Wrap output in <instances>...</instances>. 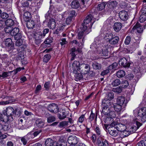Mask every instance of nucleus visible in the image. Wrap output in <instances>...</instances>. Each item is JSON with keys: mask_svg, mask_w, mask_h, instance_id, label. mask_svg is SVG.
Instances as JSON below:
<instances>
[{"mask_svg": "<svg viewBox=\"0 0 146 146\" xmlns=\"http://www.w3.org/2000/svg\"><path fill=\"white\" fill-rule=\"evenodd\" d=\"M1 59L3 61L7 63L8 60V56L7 54H3L1 56Z\"/></svg>", "mask_w": 146, "mask_h": 146, "instance_id": "nucleus-41", "label": "nucleus"}, {"mask_svg": "<svg viewBox=\"0 0 146 146\" xmlns=\"http://www.w3.org/2000/svg\"><path fill=\"white\" fill-rule=\"evenodd\" d=\"M128 103V101L125 99L124 97L120 96L119 97L117 100V103L122 106L123 108H124Z\"/></svg>", "mask_w": 146, "mask_h": 146, "instance_id": "nucleus-13", "label": "nucleus"}, {"mask_svg": "<svg viewBox=\"0 0 146 146\" xmlns=\"http://www.w3.org/2000/svg\"><path fill=\"white\" fill-rule=\"evenodd\" d=\"M71 5L72 7L74 9L78 8L80 6L78 1L76 0L73 1L71 3Z\"/></svg>", "mask_w": 146, "mask_h": 146, "instance_id": "nucleus-27", "label": "nucleus"}, {"mask_svg": "<svg viewBox=\"0 0 146 146\" xmlns=\"http://www.w3.org/2000/svg\"><path fill=\"white\" fill-rule=\"evenodd\" d=\"M52 42V40L51 39L47 38L44 41V42L45 44H49Z\"/></svg>", "mask_w": 146, "mask_h": 146, "instance_id": "nucleus-62", "label": "nucleus"}, {"mask_svg": "<svg viewBox=\"0 0 146 146\" xmlns=\"http://www.w3.org/2000/svg\"><path fill=\"white\" fill-rule=\"evenodd\" d=\"M133 121L134 125L131 127L130 130V132L134 133L142 125V124L139 122L138 118L137 117H133Z\"/></svg>", "mask_w": 146, "mask_h": 146, "instance_id": "nucleus-8", "label": "nucleus"}, {"mask_svg": "<svg viewBox=\"0 0 146 146\" xmlns=\"http://www.w3.org/2000/svg\"><path fill=\"white\" fill-rule=\"evenodd\" d=\"M92 66L93 68L95 69H99L101 68V65L96 62L93 63Z\"/></svg>", "mask_w": 146, "mask_h": 146, "instance_id": "nucleus-38", "label": "nucleus"}, {"mask_svg": "<svg viewBox=\"0 0 146 146\" xmlns=\"http://www.w3.org/2000/svg\"><path fill=\"white\" fill-rule=\"evenodd\" d=\"M49 32V29H45L43 31V34L40 31H38L35 34V38L36 39L38 40L40 39L42 37H44L45 35L47 33Z\"/></svg>", "mask_w": 146, "mask_h": 146, "instance_id": "nucleus-14", "label": "nucleus"}, {"mask_svg": "<svg viewBox=\"0 0 146 146\" xmlns=\"http://www.w3.org/2000/svg\"><path fill=\"white\" fill-rule=\"evenodd\" d=\"M36 123V125L38 127H42L44 125V122L40 119L37 120Z\"/></svg>", "mask_w": 146, "mask_h": 146, "instance_id": "nucleus-37", "label": "nucleus"}, {"mask_svg": "<svg viewBox=\"0 0 146 146\" xmlns=\"http://www.w3.org/2000/svg\"><path fill=\"white\" fill-rule=\"evenodd\" d=\"M113 91L114 92L119 93L121 92L122 89L121 88L119 87L115 88H113Z\"/></svg>", "mask_w": 146, "mask_h": 146, "instance_id": "nucleus-55", "label": "nucleus"}, {"mask_svg": "<svg viewBox=\"0 0 146 146\" xmlns=\"http://www.w3.org/2000/svg\"><path fill=\"white\" fill-rule=\"evenodd\" d=\"M118 119H116L115 121L111 123V126H114L119 132L123 133V135L126 136V133L127 132L126 129V126L125 125L122 123H118Z\"/></svg>", "mask_w": 146, "mask_h": 146, "instance_id": "nucleus-5", "label": "nucleus"}, {"mask_svg": "<svg viewBox=\"0 0 146 146\" xmlns=\"http://www.w3.org/2000/svg\"><path fill=\"white\" fill-rule=\"evenodd\" d=\"M6 115L5 114L3 115H5L7 116V117H6V119H8L9 117L11 116L12 117V115L14 114V110L13 108L11 107H9L6 109Z\"/></svg>", "mask_w": 146, "mask_h": 146, "instance_id": "nucleus-17", "label": "nucleus"}, {"mask_svg": "<svg viewBox=\"0 0 146 146\" xmlns=\"http://www.w3.org/2000/svg\"><path fill=\"white\" fill-rule=\"evenodd\" d=\"M117 63L116 62L113 63L108 68L111 70L113 69H116L117 66Z\"/></svg>", "mask_w": 146, "mask_h": 146, "instance_id": "nucleus-40", "label": "nucleus"}, {"mask_svg": "<svg viewBox=\"0 0 146 146\" xmlns=\"http://www.w3.org/2000/svg\"><path fill=\"white\" fill-rule=\"evenodd\" d=\"M146 20V15L142 14L140 17L139 21L140 22H143Z\"/></svg>", "mask_w": 146, "mask_h": 146, "instance_id": "nucleus-43", "label": "nucleus"}, {"mask_svg": "<svg viewBox=\"0 0 146 146\" xmlns=\"http://www.w3.org/2000/svg\"><path fill=\"white\" fill-rule=\"evenodd\" d=\"M113 98V94L112 93H109L106 96L105 99L103 100L102 101V104L104 106H107V105H108V107L109 104H111L112 106V108L113 105V103L110 101V100H112Z\"/></svg>", "mask_w": 146, "mask_h": 146, "instance_id": "nucleus-7", "label": "nucleus"}, {"mask_svg": "<svg viewBox=\"0 0 146 146\" xmlns=\"http://www.w3.org/2000/svg\"><path fill=\"white\" fill-rule=\"evenodd\" d=\"M133 31L135 30L138 33H141L143 32V29L142 27L139 23H137L132 29Z\"/></svg>", "mask_w": 146, "mask_h": 146, "instance_id": "nucleus-20", "label": "nucleus"}, {"mask_svg": "<svg viewBox=\"0 0 146 146\" xmlns=\"http://www.w3.org/2000/svg\"><path fill=\"white\" fill-rule=\"evenodd\" d=\"M108 107L104 106L102 110V113L105 115L104 119V122L106 123H110L113 121V118L116 116V114L113 111H112V106L109 104Z\"/></svg>", "mask_w": 146, "mask_h": 146, "instance_id": "nucleus-3", "label": "nucleus"}, {"mask_svg": "<svg viewBox=\"0 0 146 146\" xmlns=\"http://www.w3.org/2000/svg\"><path fill=\"white\" fill-rule=\"evenodd\" d=\"M50 56L49 54H47L45 55L43 61L46 62H47L50 59Z\"/></svg>", "mask_w": 146, "mask_h": 146, "instance_id": "nucleus-46", "label": "nucleus"}, {"mask_svg": "<svg viewBox=\"0 0 146 146\" xmlns=\"http://www.w3.org/2000/svg\"><path fill=\"white\" fill-rule=\"evenodd\" d=\"M25 137H26L28 140L30 139L33 138H34V136L33 135V132H31L28 133L25 136Z\"/></svg>", "mask_w": 146, "mask_h": 146, "instance_id": "nucleus-42", "label": "nucleus"}, {"mask_svg": "<svg viewBox=\"0 0 146 146\" xmlns=\"http://www.w3.org/2000/svg\"><path fill=\"white\" fill-rule=\"evenodd\" d=\"M110 127L108 129V131L109 134L111 135L114 137H116L119 135V132L116 128L114 126H111V124L110 125Z\"/></svg>", "mask_w": 146, "mask_h": 146, "instance_id": "nucleus-11", "label": "nucleus"}, {"mask_svg": "<svg viewBox=\"0 0 146 146\" xmlns=\"http://www.w3.org/2000/svg\"><path fill=\"white\" fill-rule=\"evenodd\" d=\"M68 125V122L66 121H63L60 122L59 124L60 127H65L67 126Z\"/></svg>", "mask_w": 146, "mask_h": 146, "instance_id": "nucleus-45", "label": "nucleus"}, {"mask_svg": "<svg viewBox=\"0 0 146 146\" xmlns=\"http://www.w3.org/2000/svg\"><path fill=\"white\" fill-rule=\"evenodd\" d=\"M48 110L54 113H57L58 111L57 105L55 104H50L48 107Z\"/></svg>", "mask_w": 146, "mask_h": 146, "instance_id": "nucleus-15", "label": "nucleus"}, {"mask_svg": "<svg viewBox=\"0 0 146 146\" xmlns=\"http://www.w3.org/2000/svg\"><path fill=\"white\" fill-rule=\"evenodd\" d=\"M73 18L68 17L66 19V22L67 24H70L73 19Z\"/></svg>", "mask_w": 146, "mask_h": 146, "instance_id": "nucleus-54", "label": "nucleus"}, {"mask_svg": "<svg viewBox=\"0 0 146 146\" xmlns=\"http://www.w3.org/2000/svg\"><path fill=\"white\" fill-rule=\"evenodd\" d=\"M29 5V3L27 1H24L22 3V5L23 7H28Z\"/></svg>", "mask_w": 146, "mask_h": 146, "instance_id": "nucleus-63", "label": "nucleus"}, {"mask_svg": "<svg viewBox=\"0 0 146 146\" xmlns=\"http://www.w3.org/2000/svg\"><path fill=\"white\" fill-rule=\"evenodd\" d=\"M7 116L3 115V114L0 113V130L6 131L9 130L11 128L10 125H4L2 124V123L4 122L6 123L8 121H11L13 120V118L10 116L8 119H6Z\"/></svg>", "mask_w": 146, "mask_h": 146, "instance_id": "nucleus-4", "label": "nucleus"}, {"mask_svg": "<svg viewBox=\"0 0 146 146\" xmlns=\"http://www.w3.org/2000/svg\"><path fill=\"white\" fill-rule=\"evenodd\" d=\"M83 43H80L78 45H80V49H78V50H77V51H75V48H72L71 50L72 51V55L73 56H75V53H74V52H77V51H78V52L80 53L82 52V51L81 49V48H82V46H83Z\"/></svg>", "mask_w": 146, "mask_h": 146, "instance_id": "nucleus-25", "label": "nucleus"}, {"mask_svg": "<svg viewBox=\"0 0 146 146\" xmlns=\"http://www.w3.org/2000/svg\"><path fill=\"white\" fill-rule=\"evenodd\" d=\"M85 118L84 115H82L79 118L78 122L82 123L84 120Z\"/></svg>", "mask_w": 146, "mask_h": 146, "instance_id": "nucleus-52", "label": "nucleus"}, {"mask_svg": "<svg viewBox=\"0 0 146 146\" xmlns=\"http://www.w3.org/2000/svg\"><path fill=\"white\" fill-rule=\"evenodd\" d=\"M57 29L54 32V33L58 34L59 32H62L64 28L65 25L64 23H63L62 21H60L59 23H57Z\"/></svg>", "mask_w": 146, "mask_h": 146, "instance_id": "nucleus-16", "label": "nucleus"}, {"mask_svg": "<svg viewBox=\"0 0 146 146\" xmlns=\"http://www.w3.org/2000/svg\"><path fill=\"white\" fill-rule=\"evenodd\" d=\"M41 132V131L40 130H38L34 132H33V135L34 136V137H36L38 134H39Z\"/></svg>", "mask_w": 146, "mask_h": 146, "instance_id": "nucleus-61", "label": "nucleus"}, {"mask_svg": "<svg viewBox=\"0 0 146 146\" xmlns=\"http://www.w3.org/2000/svg\"><path fill=\"white\" fill-rule=\"evenodd\" d=\"M12 42L11 39L10 38H8L5 40L4 43L6 46H9L12 44Z\"/></svg>", "mask_w": 146, "mask_h": 146, "instance_id": "nucleus-32", "label": "nucleus"}, {"mask_svg": "<svg viewBox=\"0 0 146 146\" xmlns=\"http://www.w3.org/2000/svg\"><path fill=\"white\" fill-rule=\"evenodd\" d=\"M133 70L135 73L138 74V75H141V72L143 71V70L140 68V67L138 66L135 68Z\"/></svg>", "mask_w": 146, "mask_h": 146, "instance_id": "nucleus-31", "label": "nucleus"}, {"mask_svg": "<svg viewBox=\"0 0 146 146\" xmlns=\"http://www.w3.org/2000/svg\"><path fill=\"white\" fill-rule=\"evenodd\" d=\"M113 106H114V108L115 110L117 111V112H119V111L121 110V109L122 108H123V107L122 106H121V105L118 104L117 103L116 104H115L114 105H113ZM112 110H113V107H112Z\"/></svg>", "mask_w": 146, "mask_h": 146, "instance_id": "nucleus-29", "label": "nucleus"}, {"mask_svg": "<svg viewBox=\"0 0 146 146\" xmlns=\"http://www.w3.org/2000/svg\"><path fill=\"white\" fill-rule=\"evenodd\" d=\"M116 74L117 76L119 78H120L123 77L125 76V72L123 70H120L117 72Z\"/></svg>", "mask_w": 146, "mask_h": 146, "instance_id": "nucleus-30", "label": "nucleus"}, {"mask_svg": "<svg viewBox=\"0 0 146 146\" xmlns=\"http://www.w3.org/2000/svg\"><path fill=\"white\" fill-rule=\"evenodd\" d=\"M119 40V38L118 37L114 35L113 37L111 39L109 42L111 44H115L118 42Z\"/></svg>", "mask_w": 146, "mask_h": 146, "instance_id": "nucleus-23", "label": "nucleus"}, {"mask_svg": "<svg viewBox=\"0 0 146 146\" xmlns=\"http://www.w3.org/2000/svg\"><path fill=\"white\" fill-rule=\"evenodd\" d=\"M9 73L4 72L2 73L1 75H0L1 76H0V78L1 77H3V78L9 76Z\"/></svg>", "mask_w": 146, "mask_h": 146, "instance_id": "nucleus-60", "label": "nucleus"}, {"mask_svg": "<svg viewBox=\"0 0 146 146\" xmlns=\"http://www.w3.org/2000/svg\"><path fill=\"white\" fill-rule=\"evenodd\" d=\"M19 55L20 57L22 64L25 65L27 64V61L26 58L24 57L23 55L21 54H19Z\"/></svg>", "mask_w": 146, "mask_h": 146, "instance_id": "nucleus-33", "label": "nucleus"}, {"mask_svg": "<svg viewBox=\"0 0 146 146\" xmlns=\"http://www.w3.org/2000/svg\"><path fill=\"white\" fill-rule=\"evenodd\" d=\"M128 16L127 12L125 11H121L119 13V18L123 21L127 20L128 18Z\"/></svg>", "mask_w": 146, "mask_h": 146, "instance_id": "nucleus-18", "label": "nucleus"}, {"mask_svg": "<svg viewBox=\"0 0 146 146\" xmlns=\"http://www.w3.org/2000/svg\"><path fill=\"white\" fill-rule=\"evenodd\" d=\"M55 120V118L53 116L49 117L47 119V121L48 123H51L54 121Z\"/></svg>", "mask_w": 146, "mask_h": 146, "instance_id": "nucleus-49", "label": "nucleus"}, {"mask_svg": "<svg viewBox=\"0 0 146 146\" xmlns=\"http://www.w3.org/2000/svg\"><path fill=\"white\" fill-rule=\"evenodd\" d=\"M96 19L91 15H88L85 19L84 23L81 27V31L78 34L79 39L82 38V42H83V38L85 34L89 33L91 31V28Z\"/></svg>", "mask_w": 146, "mask_h": 146, "instance_id": "nucleus-1", "label": "nucleus"}, {"mask_svg": "<svg viewBox=\"0 0 146 146\" xmlns=\"http://www.w3.org/2000/svg\"><path fill=\"white\" fill-rule=\"evenodd\" d=\"M122 88H125L127 87L129 85L128 82L127 80H125L123 81L122 82Z\"/></svg>", "mask_w": 146, "mask_h": 146, "instance_id": "nucleus-47", "label": "nucleus"}, {"mask_svg": "<svg viewBox=\"0 0 146 146\" xmlns=\"http://www.w3.org/2000/svg\"><path fill=\"white\" fill-rule=\"evenodd\" d=\"M56 26V23L54 19H51L50 20L48 23V27L50 29H53Z\"/></svg>", "mask_w": 146, "mask_h": 146, "instance_id": "nucleus-21", "label": "nucleus"}, {"mask_svg": "<svg viewBox=\"0 0 146 146\" xmlns=\"http://www.w3.org/2000/svg\"><path fill=\"white\" fill-rule=\"evenodd\" d=\"M81 64H80L79 62L75 61L72 64V68L73 70V72L75 74L76 77L77 76L78 73H80L79 71L80 68H81V67H80V66Z\"/></svg>", "mask_w": 146, "mask_h": 146, "instance_id": "nucleus-9", "label": "nucleus"}, {"mask_svg": "<svg viewBox=\"0 0 146 146\" xmlns=\"http://www.w3.org/2000/svg\"><path fill=\"white\" fill-rule=\"evenodd\" d=\"M14 23L13 21L11 19H7L5 22V24L6 27L5 28H7L9 27H12Z\"/></svg>", "mask_w": 146, "mask_h": 146, "instance_id": "nucleus-26", "label": "nucleus"}, {"mask_svg": "<svg viewBox=\"0 0 146 146\" xmlns=\"http://www.w3.org/2000/svg\"><path fill=\"white\" fill-rule=\"evenodd\" d=\"M122 28L121 24L120 23H116L113 26L114 30L116 32L119 31Z\"/></svg>", "mask_w": 146, "mask_h": 146, "instance_id": "nucleus-24", "label": "nucleus"}, {"mask_svg": "<svg viewBox=\"0 0 146 146\" xmlns=\"http://www.w3.org/2000/svg\"><path fill=\"white\" fill-rule=\"evenodd\" d=\"M79 71L80 73H78L77 76H76L78 79H81L82 78V74H86L88 73L90 70V68L88 65L84 63H82L80 66Z\"/></svg>", "mask_w": 146, "mask_h": 146, "instance_id": "nucleus-6", "label": "nucleus"}, {"mask_svg": "<svg viewBox=\"0 0 146 146\" xmlns=\"http://www.w3.org/2000/svg\"><path fill=\"white\" fill-rule=\"evenodd\" d=\"M95 48L94 51L97 54L102 56H108V49L109 46L108 44H104L102 43H100L99 41L96 42L95 40V42L91 45L90 48L94 49Z\"/></svg>", "mask_w": 146, "mask_h": 146, "instance_id": "nucleus-2", "label": "nucleus"}, {"mask_svg": "<svg viewBox=\"0 0 146 146\" xmlns=\"http://www.w3.org/2000/svg\"><path fill=\"white\" fill-rule=\"evenodd\" d=\"M97 144L98 146H108L107 141L104 139L103 137L100 136L98 139Z\"/></svg>", "mask_w": 146, "mask_h": 146, "instance_id": "nucleus-12", "label": "nucleus"}, {"mask_svg": "<svg viewBox=\"0 0 146 146\" xmlns=\"http://www.w3.org/2000/svg\"><path fill=\"white\" fill-rule=\"evenodd\" d=\"M14 38L16 40L21 39V34L20 33H18L15 36Z\"/></svg>", "mask_w": 146, "mask_h": 146, "instance_id": "nucleus-57", "label": "nucleus"}, {"mask_svg": "<svg viewBox=\"0 0 146 146\" xmlns=\"http://www.w3.org/2000/svg\"><path fill=\"white\" fill-rule=\"evenodd\" d=\"M60 42L61 45H63L66 44L67 43V42L65 38H63L60 40Z\"/></svg>", "mask_w": 146, "mask_h": 146, "instance_id": "nucleus-59", "label": "nucleus"}, {"mask_svg": "<svg viewBox=\"0 0 146 146\" xmlns=\"http://www.w3.org/2000/svg\"><path fill=\"white\" fill-rule=\"evenodd\" d=\"M119 64L125 67H128L130 66V64L129 63H127V60L124 58H122L119 60Z\"/></svg>", "mask_w": 146, "mask_h": 146, "instance_id": "nucleus-19", "label": "nucleus"}, {"mask_svg": "<svg viewBox=\"0 0 146 146\" xmlns=\"http://www.w3.org/2000/svg\"><path fill=\"white\" fill-rule=\"evenodd\" d=\"M121 83V81L119 79H116L114 80L112 83L113 86H119Z\"/></svg>", "mask_w": 146, "mask_h": 146, "instance_id": "nucleus-36", "label": "nucleus"}, {"mask_svg": "<svg viewBox=\"0 0 146 146\" xmlns=\"http://www.w3.org/2000/svg\"><path fill=\"white\" fill-rule=\"evenodd\" d=\"M16 42L15 45L16 46H20L23 43V40L22 39L16 40Z\"/></svg>", "mask_w": 146, "mask_h": 146, "instance_id": "nucleus-53", "label": "nucleus"}, {"mask_svg": "<svg viewBox=\"0 0 146 146\" xmlns=\"http://www.w3.org/2000/svg\"><path fill=\"white\" fill-rule=\"evenodd\" d=\"M53 143V141L50 138L47 139L45 141L46 146H52V143Z\"/></svg>", "mask_w": 146, "mask_h": 146, "instance_id": "nucleus-34", "label": "nucleus"}, {"mask_svg": "<svg viewBox=\"0 0 146 146\" xmlns=\"http://www.w3.org/2000/svg\"><path fill=\"white\" fill-rule=\"evenodd\" d=\"M58 143H59V145L60 146H65L66 145V142L63 139H60Z\"/></svg>", "mask_w": 146, "mask_h": 146, "instance_id": "nucleus-44", "label": "nucleus"}, {"mask_svg": "<svg viewBox=\"0 0 146 146\" xmlns=\"http://www.w3.org/2000/svg\"><path fill=\"white\" fill-rule=\"evenodd\" d=\"M114 35L111 33L108 32L105 34L104 38L106 40L109 42L111 39L113 37Z\"/></svg>", "mask_w": 146, "mask_h": 146, "instance_id": "nucleus-22", "label": "nucleus"}, {"mask_svg": "<svg viewBox=\"0 0 146 146\" xmlns=\"http://www.w3.org/2000/svg\"><path fill=\"white\" fill-rule=\"evenodd\" d=\"M31 17V14L29 12H25L24 13L23 17L26 21H27L29 18Z\"/></svg>", "mask_w": 146, "mask_h": 146, "instance_id": "nucleus-39", "label": "nucleus"}, {"mask_svg": "<svg viewBox=\"0 0 146 146\" xmlns=\"http://www.w3.org/2000/svg\"><path fill=\"white\" fill-rule=\"evenodd\" d=\"M5 31L7 33H10L12 36H15L18 33L19 29L17 28H15L13 29V27H9L7 28H5Z\"/></svg>", "mask_w": 146, "mask_h": 146, "instance_id": "nucleus-10", "label": "nucleus"}, {"mask_svg": "<svg viewBox=\"0 0 146 146\" xmlns=\"http://www.w3.org/2000/svg\"><path fill=\"white\" fill-rule=\"evenodd\" d=\"M27 139L28 140L26 137H25V136L22 137L21 139L22 142L24 145H26L27 142Z\"/></svg>", "mask_w": 146, "mask_h": 146, "instance_id": "nucleus-56", "label": "nucleus"}, {"mask_svg": "<svg viewBox=\"0 0 146 146\" xmlns=\"http://www.w3.org/2000/svg\"><path fill=\"white\" fill-rule=\"evenodd\" d=\"M35 25V22L33 20L27 21V26L28 28L33 29Z\"/></svg>", "mask_w": 146, "mask_h": 146, "instance_id": "nucleus-28", "label": "nucleus"}, {"mask_svg": "<svg viewBox=\"0 0 146 146\" xmlns=\"http://www.w3.org/2000/svg\"><path fill=\"white\" fill-rule=\"evenodd\" d=\"M106 5V4L104 3L99 4L97 7V9L99 11L102 10L104 9Z\"/></svg>", "mask_w": 146, "mask_h": 146, "instance_id": "nucleus-35", "label": "nucleus"}, {"mask_svg": "<svg viewBox=\"0 0 146 146\" xmlns=\"http://www.w3.org/2000/svg\"><path fill=\"white\" fill-rule=\"evenodd\" d=\"M117 2L115 1H110L109 3L110 7H114L117 5Z\"/></svg>", "mask_w": 146, "mask_h": 146, "instance_id": "nucleus-51", "label": "nucleus"}, {"mask_svg": "<svg viewBox=\"0 0 146 146\" xmlns=\"http://www.w3.org/2000/svg\"><path fill=\"white\" fill-rule=\"evenodd\" d=\"M109 70H110L108 69L104 71L101 73V75L102 76H104L107 74L109 72Z\"/></svg>", "mask_w": 146, "mask_h": 146, "instance_id": "nucleus-64", "label": "nucleus"}, {"mask_svg": "<svg viewBox=\"0 0 146 146\" xmlns=\"http://www.w3.org/2000/svg\"><path fill=\"white\" fill-rule=\"evenodd\" d=\"M1 17L3 19H5L8 18L9 15L6 13H3L1 14Z\"/></svg>", "mask_w": 146, "mask_h": 146, "instance_id": "nucleus-48", "label": "nucleus"}, {"mask_svg": "<svg viewBox=\"0 0 146 146\" xmlns=\"http://www.w3.org/2000/svg\"><path fill=\"white\" fill-rule=\"evenodd\" d=\"M131 37L129 36H127L125 40V44L128 45L129 44L131 41Z\"/></svg>", "mask_w": 146, "mask_h": 146, "instance_id": "nucleus-50", "label": "nucleus"}, {"mask_svg": "<svg viewBox=\"0 0 146 146\" xmlns=\"http://www.w3.org/2000/svg\"><path fill=\"white\" fill-rule=\"evenodd\" d=\"M69 17L73 18L75 16V12L74 11H72L69 12Z\"/></svg>", "mask_w": 146, "mask_h": 146, "instance_id": "nucleus-58", "label": "nucleus"}]
</instances>
